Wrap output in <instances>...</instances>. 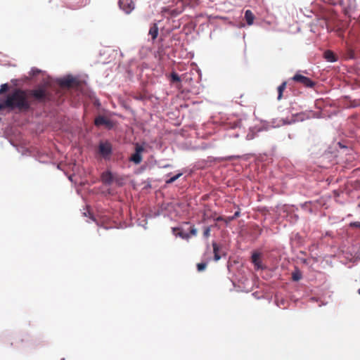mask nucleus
I'll return each mask as SVG.
<instances>
[{
    "instance_id": "1",
    "label": "nucleus",
    "mask_w": 360,
    "mask_h": 360,
    "mask_svg": "<svg viewBox=\"0 0 360 360\" xmlns=\"http://www.w3.org/2000/svg\"><path fill=\"white\" fill-rule=\"evenodd\" d=\"M27 93L22 89H16L9 93L6 99L0 102V110L5 108L11 110L18 109L20 111H27L30 108V103L27 99Z\"/></svg>"
},
{
    "instance_id": "2",
    "label": "nucleus",
    "mask_w": 360,
    "mask_h": 360,
    "mask_svg": "<svg viewBox=\"0 0 360 360\" xmlns=\"http://www.w3.org/2000/svg\"><path fill=\"white\" fill-rule=\"evenodd\" d=\"M165 4L162 8L164 15L175 17L183 12L187 5H194L198 0H160Z\"/></svg>"
},
{
    "instance_id": "3",
    "label": "nucleus",
    "mask_w": 360,
    "mask_h": 360,
    "mask_svg": "<svg viewBox=\"0 0 360 360\" xmlns=\"http://www.w3.org/2000/svg\"><path fill=\"white\" fill-rule=\"evenodd\" d=\"M51 84L49 81H44L34 89L27 91V96L33 98L34 101L39 103H46L53 101L54 96L53 93L49 90Z\"/></svg>"
},
{
    "instance_id": "4",
    "label": "nucleus",
    "mask_w": 360,
    "mask_h": 360,
    "mask_svg": "<svg viewBox=\"0 0 360 360\" xmlns=\"http://www.w3.org/2000/svg\"><path fill=\"white\" fill-rule=\"evenodd\" d=\"M59 84L63 88H78L80 85V82L72 76H68L61 79L59 81Z\"/></svg>"
},
{
    "instance_id": "5",
    "label": "nucleus",
    "mask_w": 360,
    "mask_h": 360,
    "mask_svg": "<svg viewBox=\"0 0 360 360\" xmlns=\"http://www.w3.org/2000/svg\"><path fill=\"white\" fill-rule=\"evenodd\" d=\"M144 151V148L139 143L135 145V153L129 158V161L136 165H139L142 161V153Z\"/></svg>"
},
{
    "instance_id": "6",
    "label": "nucleus",
    "mask_w": 360,
    "mask_h": 360,
    "mask_svg": "<svg viewBox=\"0 0 360 360\" xmlns=\"http://www.w3.org/2000/svg\"><path fill=\"white\" fill-rule=\"evenodd\" d=\"M94 124L96 127H101L104 125L108 129H112L114 126L112 121L102 115H98L95 118Z\"/></svg>"
},
{
    "instance_id": "7",
    "label": "nucleus",
    "mask_w": 360,
    "mask_h": 360,
    "mask_svg": "<svg viewBox=\"0 0 360 360\" xmlns=\"http://www.w3.org/2000/svg\"><path fill=\"white\" fill-rule=\"evenodd\" d=\"M120 8L127 14H129L135 8L133 0H119Z\"/></svg>"
},
{
    "instance_id": "8",
    "label": "nucleus",
    "mask_w": 360,
    "mask_h": 360,
    "mask_svg": "<svg viewBox=\"0 0 360 360\" xmlns=\"http://www.w3.org/2000/svg\"><path fill=\"white\" fill-rule=\"evenodd\" d=\"M99 153L104 158H108L112 153V146L109 142H101L98 146Z\"/></svg>"
},
{
    "instance_id": "9",
    "label": "nucleus",
    "mask_w": 360,
    "mask_h": 360,
    "mask_svg": "<svg viewBox=\"0 0 360 360\" xmlns=\"http://www.w3.org/2000/svg\"><path fill=\"white\" fill-rule=\"evenodd\" d=\"M292 79L307 87H313L315 85V83L311 79L300 74L295 75Z\"/></svg>"
},
{
    "instance_id": "10",
    "label": "nucleus",
    "mask_w": 360,
    "mask_h": 360,
    "mask_svg": "<svg viewBox=\"0 0 360 360\" xmlns=\"http://www.w3.org/2000/svg\"><path fill=\"white\" fill-rule=\"evenodd\" d=\"M101 180L103 184L110 185L114 181L113 174L110 171H106L102 173Z\"/></svg>"
},
{
    "instance_id": "11",
    "label": "nucleus",
    "mask_w": 360,
    "mask_h": 360,
    "mask_svg": "<svg viewBox=\"0 0 360 360\" xmlns=\"http://www.w3.org/2000/svg\"><path fill=\"white\" fill-rule=\"evenodd\" d=\"M260 257L261 255L258 252H254L252 255V262L255 265L256 269H263Z\"/></svg>"
},
{
    "instance_id": "12",
    "label": "nucleus",
    "mask_w": 360,
    "mask_h": 360,
    "mask_svg": "<svg viewBox=\"0 0 360 360\" xmlns=\"http://www.w3.org/2000/svg\"><path fill=\"white\" fill-rule=\"evenodd\" d=\"M212 246H213L214 260L218 261L219 259H221L222 255H224V253L221 254V250L216 243H213Z\"/></svg>"
},
{
    "instance_id": "13",
    "label": "nucleus",
    "mask_w": 360,
    "mask_h": 360,
    "mask_svg": "<svg viewBox=\"0 0 360 360\" xmlns=\"http://www.w3.org/2000/svg\"><path fill=\"white\" fill-rule=\"evenodd\" d=\"M324 58L328 61L330 63L335 62L337 60V57L334 54V53L330 50L326 51L324 52Z\"/></svg>"
},
{
    "instance_id": "14",
    "label": "nucleus",
    "mask_w": 360,
    "mask_h": 360,
    "mask_svg": "<svg viewBox=\"0 0 360 360\" xmlns=\"http://www.w3.org/2000/svg\"><path fill=\"white\" fill-rule=\"evenodd\" d=\"M148 34L151 36V38L153 41L158 37V27L156 23H153L150 26Z\"/></svg>"
},
{
    "instance_id": "15",
    "label": "nucleus",
    "mask_w": 360,
    "mask_h": 360,
    "mask_svg": "<svg viewBox=\"0 0 360 360\" xmlns=\"http://www.w3.org/2000/svg\"><path fill=\"white\" fill-rule=\"evenodd\" d=\"M245 19L248 25H251L253 24L255 15L250 10H247L245 12Z\"/></svg>"
},
{
    "instance_id": "16",
    "label": "nucleus",
    "mask_w": 360,
    "mask_h": 360,
    "mask_svg": "<svg viewBox=\"0 0 360 360\" xmlns=\"http://www.w3.org/2000/svg\"><path fill=\"white\" fill-rule=\"evenodd\" d=\"M286 87V82H283L281 85L278 87V100H281L283 95V91L285 90Z\"/></svg>"
},
{
    "instance_id": "17",
    "label": "nucleus",
    "mask_w": 360,
    "mask_h": 360,
    "mask_svg": "<svg viewBox=\"0 0 360 360\" xmlns=\"http://www.w3.org/2000/svg\"><path fill=\"white\" fill-rule=\"evenodd\" d=\"M302 275L299 271H295L292 274V278L295 281H298L301 279Z\"/></svg>"
},
{
    "instance_id": "18",
    "label": "nucleus",
    "mask_w": 360,
    "mask_h": 360,
    "mask_svg": "<svg viewBox=\"0 0 360 360\" xmlns=\"http://www.w3.org/2000/svg\"><path fill=\"white\" fill-rule=\"evenodd\" d=\"M171 81L172 82H179L181 81V79L177 73L173 72L171 74Z\"/></svg>"
},
{
    "instance_id": "19",
    "label": "nucleus",
    "mask_w": 360,
    "mask_h": 360,
    "mask_svg": "<svg viewBox=\"0 0 360 360\" xmlns=\"http://www.w3.org/2000/svg\"><path fill=\"white\" fill-rule=\"evenodd\" d=\"M182 175L181 173H179L177 174L176 175L171 177L168 180H166V184H172L173 182H174L176 180H177Z\"/></svg>"
},
{
    "instance_id": "20",
    "label": "nucleus",
    "mask_w": 360,
    "mask_h": 360,
    "mask_svg": "<svg viewBox=\"0 0 360 360\" xmlns=\"http://www.w3.org/2000/svg\"><path fill=\"white\" fill-rule=\"evenodd\" d=\"M89 3V0H79L77 4V6L76 8H79L81 7H83L84 6H86L87 4Z\"/></svg>"
},
{
    "instance_id": "21",
    "label": "nucleus",
    "mask_w": 360,
    "mask_h": 360,
    "mask_svg": "<svg viewBox=\"0 0 360 360\" xmlns=\"http://www.w3.org/2000/svg\"><path fill=\"white\" fill-rule=\"evenodd\" d=\"M207 262H201V263H198L197 264V269H198V271H202L205 269L206 266H207Z\"/></svg>"
},
{
    "instance_id": "22",
    "label": "nucleus",
    "mask_w": 360,
    "mask_h": 360,
    "mask_svg": "<svg viewBox=\"0 0 360 360\" xmlns=\"http://www.w3.org/2000/svg\"><path fill=\"white\" fill-rule=\"evenodd\" d=\"M239 214H240V210H239V209H237V210L235 211V212H234V214H233V216H226V221H227L228 220H229V221H230V220H233V219H235L236 217H238V216H239Z\"/></svg>"
},
{
    "instance_id": "23",
    "label": "nucleus",
    "mask_w": 360,
    "mask_h": 360,
    "mask_svg": "<svg viewBox=\"0 0 360 360\" xmlns=\"http://www.w3.org/2000/svg\"><path fill=\"white\" fill-rule=\"evenodd\" d=\"M8 89V85L7 84H4L1 86L0 88V94H3L6 92Z\"/></svg>"
},
{
    "instance_id": "24",
    "label": "nucleus",
    "mask_w": 360,
    "mask_h": 360,
    "mask_svg": "<svg viewBox=\"0 0 360 360\" xmlns=\"http://www.w3.org/2000/svg\"><path fill=\"white\" fill-rule=\"evenodd\" d=\"M40 72H41V70L37 68H32L30 74L32 76H35V75H38Z\"/></svg>"
},
{
    "instance_id": "25",
    "label": "nucleus",
    "mask_w": 360,
    "mask_h": 360,
    "mask_svg": "<svg viewBox=\"0 0 360 360\" xmlns=\"http://www.w3.org/2000/svg\"><path fill=\"white\" fill-rule=\"evenodd\" d=\"M210 229L209 227H206L204 230L203 235L205 237H208L210 236Z\"/></svg>"
},
{
    "instance_id": "26",
    "label": "nucleus",
    "mask_w": 360,
    "mask_h": 360,
    "mask_svg": "<svg viewBox=\"0 0 360 360\" xmlns=\"http://www.w3.org/2000/svg\"><path fill=\"white\" fill-rule=\"evenodd\" d=\"M190 233L192 236H195L197 234V229L194 226H191Z\"/></svg>"
},
{
    "instance_id": "27",
    "label": "nucleus",
    "mask_w": 360,
    "mask_h": 360,
    "mask_svg": "<svg viewBox=\"0 0 360 360\" xmlns=\"http://www.w3.org/2000/svg\"><path fill=\"white\" fill-rule=\"evenodd\" d=\"M256 135L251 134L250 132L246 135L247 140H252L255 137Z\"/></svg>"
},
{
    "instance_id": "28",
    "label": "nucleus",
    "mask_w": 360,
    "mask_h": 360,
    "mask_svg": "<svg viewBox=\"0 0 360 360\" xmlns=\"http://www.w3.org/2000/svg\"><path fill=\"white\" fill-rule=\"evenodd\" d=\"M226 136L237 138L239 136V135H238V134H233V135L232 134H229V135L226 134Z\"/></svg>"
},
{
    "instance_id": "29",
    "label": "nucleus",
    "mask_w": 360,
    "mask_h": 360,
    "mask_svg": "<svg viewBox=\"0 0 360 360\" xmlns=\"http://www.w3.org/2000/svg\"><path fill=\"white\" fill-rule=\"evenodd\" d=\"M231 207H232V204H231V202H229V204H227V203H226V210H227L228 208Z\"/></svg>"
},
{
    "instance_id": "30",
    "label": "nucleus",
    "mask_w": 360,
    "mask_h": 360,
    "mask_svg": "<svg viewBox=\"0 0 360 360\" xmlns=\"http://www.w3.org/2000/svg\"><path fill=\"white\" fill-rule=\"evenodd\" d=\"M354 224L356 227L360 228V222H356Z\"/></svg>"
},
{
    "instance_id": "31",
    "label": "nucleus",
    "mask_w": 360,
    "mask_h": 360,
    "mask_svg": "<svg viewBox=\"0 0 360 360\" xmlns=\"http://www.w3.org/2000/svg\"><path fill=\"white\" fill-rule=\"evenodd\" d=\"M231 159H232V157H226V161L229 160H231Z\"/></svg>"
},
{
    "instance_id": "32",
    "label": "nucleus",
    "mask_w": 360,
    "mask_h": 360,
    "mask_svg": "<svg viewBox=\"0 0 360 360\" xmlns=\"http://www.w3.org/2000/svg\"><path fill=\"white\" fill-rule=\"evenodd\" d=\"M229 124H231V123H228V122H226V129L228 128V125H229Z\"/></svg>"
},
{
    "instance_id": "33",
    "label": "nucleus",
    "mask_w": 360,
    "mask_h": 360,
    "mask_svg": "<svg viewBox=\"0 0 360 360\" xmlns=\"http://www.w3.org/2000/svg\"><path fill=\"white\" fill-rule=\"evenodd\" d=\"M358 292L359 294H360V288L358 290Z\"/></svg>"
},
{
    "instance_id": "34",
    "label": "nucleus",
    "mask_w": 360,
    "mask_h": 360,
    "mask_svg": "<svg viewBox=\"0 0 360 360\" xmlns=\"http://www.w3.org/2000/svg\"><path fill=\"white\" fill-rule=\"evenodd\" d=\"M61 360H65V359H62Z\"/></svg>"
}]
</instances>
